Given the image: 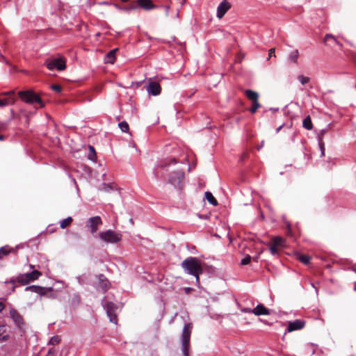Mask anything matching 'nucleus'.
I'll return each instance as SVG.
<instances>
[{
	"instance_id": "nucleus-1",
	"label": "nucleus",
	"mask_w": 356,
	"mask_h": 356,
	"mask_svg": "<svg viewBox=\"0 0 356 356\" xmlns=\"http://www.w3.org/2000/svg\"><path fill=\"white\" fill-rule=\"evenodd\" d=\"M181 268L186 274L191 275L195 277L196 283H200V275L203 272L201 261L196 257H189L184 259Z\"/></svg>"
},
{
	"instance_id": "nucleus-2",
	"label": "nucleus",
	"mask_w": 356,
	"mask_h": 356,
	"mask_svg": "<svg viewBox=\"0 0 356 356\" xmlns=\"http://www.w3.org/2000/svg\"><path fill=\"white\" fill-rule=\"evenodd\" d=\"M18 95L20 99L25 103L29 104H39L40 108L44 106L42 99L39 95L33 90L19 91Z\"/></svg>"
},
{
	"instance_id": "nucleus-3",
	"label": "nucleus",
	"mask_w": 356,
	"mask_h": 356,
	"mask_svg": "<svg viewBox=\"0 0 356 356\" xmlns=\"http://www.w3.org/2000/svg\"><path fill=\"white\" fill-rule=\"evenodd\" d=\"M193 326L191 323L184 325L181 333V350L184 356H188L190 348V339L192 332Z\"/></svg>"
},
{
	"instance_id": "nucleus-4",
	"label": "nucleus",
	"mask_w": 356,
	"mask_h": 356,
	"mask_svg": "<svg viewBox=\"0 0 356 356\" xmlns=\"http://www.w3.org/2000/svg\"><path fill=\"white\" fill-rule=\"evenodd\" d=\"M122 234L111 229L99 233V238L106 243H117L122 240Z\"/></svg>"
},
{
	"instance_id": "nucleus-5",
	"label": "nucleus",
	"mask_w": 356,
	"mask_h": 356,
	"mask_svg": "<svg viewBox=\"0 0 356 356\" xmlns=\"http://www.w3.org/2000/svg\"><path fill=\"white\" fill-rule=\"evenodd\" d=\"M41 275L42 273L40 271L35 270L31 273L19 274L17 277L16 281L21 284L25 285L31 282L37 280Z\"/></svg>"
},
{
	"instance_id": "nucleus-6",
	"label": "nucleus",
	"mask_w": 356,
	"mask_h": 356,
	"mask_svg": "<svg viewBox=\"0 0 356 356\" xmlns=\"http://www.w3.org/2000/svg\"><path fill=\"white\" fill-rule=\"evenodd\" d=\"M184 177V172L181 170L173 171L168 178L170 184L175 187L181 188Z\"/></svg>"
},
{
	"instance_id": "nucleus-7",
	"label": "nucleus",
	"mask_w": 356,
	"mask_h": 356,
	"mask_svg": "<svg viewBox=\"0 0 356 356\" xmlns=\"http://www.w3.org/2000/svg\"><path fill=\"white\" fill-rule=\"evenodd\" d=\"M47 67L49 70L56 69L59 71L63 70L66 67L65 60L63 57L54 58L46 61Z\"/></svg>"
},
{
	"instance_id": "nucleus-8",
	"label": "nucleus",
	"mask_w": 356,
	"mask_h": 356,
	"mask_svg": "<svg viewBox=\"0 0 356 356\" xmlns=\"http://www.w3.org/2000/svg\"><path fill=\"white\" fill-rule=\"evenodd\" d=\"M104 307L106 310V314L108 317L109 318V320L111 323H113L115 324L117 323V310L118 307L112 302H107L104 303Z\"/></svg>"
},
{
	"instance_id": "nucleus-9",
	"label": "nucleus",
	"mask_w": 356,
	"mask_h": 356,
	"mask_svg": "<svg viewBox=\"0 0 356 356\" xmlns=\"http://www.w3.org/2000/svg\"><path fill=\"white\" fill-rule=\"evenodd\" d=\"M102 224V219L99 216H94L90 218L87 222L86 227H88L92 234H95L98 230L99 225Z\"/></svg>"
},
{
	"instance_id": "nucleus-10",
	"label": "nucleus",
	"mask_w": 356,
	"mask_h": 356,
	"mask_svg": "<svg viewBox=\"0 0 356 356\" xmlns=\"http://www.w3.org/2000/svg\"><path fill=\"white\" fill-rule=\"evenodd\" d=\"M148 94L153 96H157L161 93V86L157 83L152 80L148 79V85L145 87Z\"/></svg>"
},
{
	"instance_id": "nucleus-11",
	"label": "nucleus",
	"mask_w": 356,
	"mask_h": 356,
	"mask_svg": "<svg viewBox=\"0 0 356 356\" xmlns=\"http://www.w3.org/2000/svg\"><path fill=\"white\" fill-rule=\"evenodd\" d=\"M231 6V3L227 0H223L217 8L216 17L218 19L222 18Z\"/></svg>"
},
{
	"instance_id": "nucleus-12",
	"label": "nucleus",
	"mask_w": 356,
	"mask_h": 356,
	"mask_svg": "<svg viewBox=\"0 0 356 356\" xmlns=\"http://www.w3.org/2000/svg\"><path fill=\"white\" fill-rule=\"evenodd\" d=\"M10 315L12 319L13 320L15 324L19 328L22 327V325H24V321L22 316L19 314V313L15 309L12 308L10 310Z\"/></svg>"
},
{
	"instance_id": "nucleus-13",
	"label": "nucleus",
	"mask_w": 356,
	"mask_h": 356,
	"mask_svg": "<svg viewBox=\"0 0 356 356\" xmlns=\"http://www.w3.org/2000/svg\"><path fill=\"white\" fill-rule=\"evenodd\" d=\"M98 279H99V283H98V285L97 286V289L101 290L103 292H105L109 288V284H109L108 280L102 274H101V275H99L98 276Z\"/></svg>"
},
{
	"instance_id": "nucleus-14",
	"label": "nucleus",
	"mask_w": 356,
	"mask_h": 356,
	"mask_svg": "<svg viewBox=\"0 0 356 356\" xmlns=\"http://www.w3.org/2000/svg\"><path fill=\"white\" fill-rule=\"evenodd\" d=\"M305 325V323L300 320H296L293 322H289L287 327V332H291L295 330L302 329Z\"/></svg>"
},
{
	"instance_id": "nucleus-15",
	"label": "nucleus",
	"mask_w": 356,
	"mask_h": 356,
	"mask_svg": "<svg viewBox=\"0 0 356 356\" xmlns=\"http://www.w3.org/2000/svg\"><path fill=\"white\" fill-rule=\"evenodd\" d=\"M252 314H254L256 316L268 315L270 314V311L263 305L259 304L252 309Z\"/></svg>"
},
{
	"instance_id": "nucleus-16",
	"label": "nucleus",
	"mask_w": 356,
	"mask_h": 356,
	"mask_svg": "<svg viewBox=\"0 0 356 356\" xmlns=\"http://www.w3.org/2000/svg\"><path fill=\"white\" fill-rule=\"evenodd\" d=\"M26 291H31L32 292L44 296L46 289L44 287L40 286L32 285L30 286H27L26 288Z\"/></svg>"
},
{
	"instance_id": "nucleus-17",
	"label": "nucleus",
	"mask_w": 356,
	"mask_h": 356,
	"mask_svg": "<svg viewBox=\"0 0 356 356\" xmlns=\"http://www.w3.org/2000/svg\"><path fill=\"white\" fill-rule=\"evenodd\" d=\"M138 6L145 10H151L155 8L151 0H138Z\"/></svg>"
},
{
	"instance_id": "nucleus-18",
	"label": "nucleus",
	"mask_w": 356,
	"mask_h": 356,
	"mask_svg": "<svg viewBox=\"0 0 356 356\" xmlns=\"http://www.w3.org/2000/svg\"><path fill=\"white\" fill-rule=\"evenodd\" d=\"M118 51V49H114L110 51L106 56L104 58V61L106 63L113 64L115 60V54Z\"/></svg>"
},
{
	"instance_id": "nucleus-19",
	"label": "nucleus",
	"mask_w": 356,
	"mask_h": 356,
	"mask_svg": "<svg viewBox=\"0 0 356 356\" xmlns=\"http://www.w3.org/2000/svg\"><path fill=\"white\" fill-rule=\"evenodd\" d=\"M177 162L175 159H170L165 160V161H162L161 163L160 164L159 167L163 170L168 171L171 165L175 164Z\"/></svg>"
},
{
	"instance_id": "nucleus-20",
	"label": "nucleus",
	"mask_w": 356,
	"mask_h": 356,
	"mask_svg": "<svg viewBox=\"0 0 356 356\" xmlns=\"http://www.w3.org/2000/svg\"><path fill=\"white\" fill-rule=\"evenodd\" d=\"M245 93L247 97L249 99L252 100V102H255V101L258 100L259 94L257 92H254L251 90H246L245 91Z\"/></svg>"
},
{
	"instance_id": "nucleus-21",
	"label": "nucleus",
	"mask_w": 356,
	"mask_h": 356,
	"mask_svg": "<svg viewBox=\"0 0 356 356\" xmlns=\"http://www.w3.org/2000/svg\"><path fill=\"white\" fill-rule=\"evenodd\" d=\"M16 102L15 97L0 99V107H4L9 104H14Z\"/></svg>"
},
{
	"instance_id": "nucleus-22",
	"label": "nucleus",
	"mask_w": 356,
	"mask_h": 356,
	"mask_svg": "<svg viewBox=\"0 0 356 356\" xmlns=\"http://www.w3.org/2000/svg\"><path fill=\"white\" fill-rule=\"evenodd\" d=\"M299 58V51L298 49H295L293 51H291L289 55V60L293 63H298V60Z\"/></svg>"
},
{
	"instance_id": "nucleus-23",
	"label": "nucleus",
	"mask_w": 356,
	"mask_h": 356,
	"mask_svg": "<svg viewBox=\"0 0 356 356\" xmlns=\"http://www.w3.org/2000/svg\"><path fill=\"white\" fill-rule=\"evenodd\" d=\"M302 127L307 130H312L313 128V124L310 116H307L302 122Z\"/></svg>"
},
{
	"instance_id": "nucleus-24",
	"label": "nucleus",
	"mask_w": 356,
	"mask_h": 356,
	"mask_svg": "<svg viewBox=\"0 0 356 356\" xmlns=\"http://www.w3.org/2000/svg\"><path fill=\"white\" fill-rule=\"evenodd\" d=\"M205 197L207 201L212 205L216 206L218 204V202L216 198L213 197L211 193L207 191L205 193Z\"/></svg>"
},
{
	"instance_id": "nucleus-25",
	"label": "nucleus",
	"mask_w": 356,
	"mask_h": 356,
	"mask_svg": "<svg viewBox=\"0 0 356 356\" xmlns=\"http://www.w3.org/2000/svg\"><path fill=\"white\" fill-rule=\"evenodd\" d=\"M13 249L9 246H4L0 248V259H2L3 256L8 255L9 253L12 252Z\"/></svg>"
},
{
	"instance_id": "nucleus-26",
	"label": "nucleus",
	"mask_w": 356,
	"mask_h": 356,
	"mask_svg": "<svg viewBox=\"0 0 356 356\" xmlns=\"http://www.w3.org/2000/svg\"><path fill=\"white\" fill-rule=\"evenodd\" d=\"M6 330L4 325H0V342L6 341L8 338V335L6 334Z\"/></svg>"
},
{
	"instance_id": "nucleus-27",
	"label": "nucleus",
	"mask_w": 356,
	"mask_h": 356,
	"mask_svg": "<svg viewBox=\"0 0 356 356\" xmlns=\"http://www.w3.org/2000/svg\"><path fill=\"white\" fill-rule=\"evenodd\" d=\"M88 159L92 161L96 160V152L92 146H89Z\"/></svg>"
},
{
	"instance_id": "nucleus-28",
	"label": "nucleus",
	"mask_w": 356,
	"mask_h": 356,
	"mask_svg": "<svg viewBox=\"0 0 356 356\" xmlns=\"http://www.w3.org/2000/svg\"><path fill=\"white\" fill-rule=\"evenodd\" d=\"M273 243L277 247H282L284 246V241L282 238L277 236L273 239Z\"/></svg>"
},
{
	"instance_id": "nucleus-29",
	"label": "nucleus",
	"mask_w": 356,
	"mask_h": 356,
	"mask_svg": "<svg viewBox=\"0 0 356 356\" xmlns=\"http://www.w3.org/2000/svg\"><path fill=\"white\" fill-rule=\"evenodd\" d=\"M72 218L71 217H67V218L63 219L60 222V226L62 229H64V228L67 227L68 225H70V223L72 222Z\"/></svg>"
},
{
	"instance_id": "nucleus-30",
	"label": "nucleus",
	"mask_w": 356,
	"mask_h": 356,
	"mask_svg": "<svg viewBox=\"0 0 356 356\" xmlns=\"http://www.w3.org/2000/svg\"><path fill=\"white\" fill-rule=\"evenodd\" d=\"M118 126L122 132L127 133L129 131V127L127 122L122 121L119 123Z\"/></svg>"
},
{
	"instance_id": "nucleus-31",
	"label": "nucleus",
	"mask_w": 356,
	"mask_h": 356,
	"mask_svg": "<svg viewBox=\"0 0 356 356\" xmlns=\"http://www.w3.org/2000/svg\"><path fill=\"white\" fill-rule=\"evenodd\" d=\"M326 132H327L326 129H323L319 131V133L318 134V136H317L318 143H324L323 137Z\"/></svg>"
},
{
	"instance_id": "nucleus-32",
	"label": "nucleus",
	"mask_w": 356,
	"mask_h": 356,
	"mask_svg": "<svg viewBox=\"0 0 356 356\" xmlns=\"http://www.w3.org/2000/svg\"><path fill=\"white\" fill-rule=\"evenodd\" d=\"M260 106L261 105L259 103L258 100L252 102V106L250 109V113H254Z\"/></svg>"
},
{
	"instance_id": "nucleus-33",
	"label": "nucleus",
	"mask_w": 356,
	"mask_h": 356,
	"mask_svg": "<svg viewBox=\"0 0 356 356\" xmlns=\"http://www.w3.org/2000/svg\"><path fill=\"white\" fill-rule=\"evenodd\" d=\"M298 79L301 83L302 85H305L310 81V78L308 76H305L303 75H299L298 76Z\"/></svg>"
},
{
	"instance_id": "nucleus-34",
	"label": "nucleus",
	"mask_w": 356,
	"mask_h": 356,
	"mask_svg": "<svg viewBox=\"0 0 356 356\" xmlns=\"http://www.w3.org/2000/svg\"><path fill=\"white\" fill-rule=\"evenodd\" d=\"M298 259L303 264H307L310 261V257L307 255L302 254L298 257Z\"/></svg>"
},
{
	"instance_id": "nucleus-35",
	"label": "nucleus",
	"mask_w": 356,
	"mask_h": 356,
	"mask_svg": "<svg viewBox=\"0 0 356 356\" xmlns=\"http://www.w3.org/2000/svg\"><path fill=\"white\" fill-rule=\"evenodd\" d=\"M60 337L58 336H54L51 338L49 341V343L52 345L58 344L60 342Z\"/></svg>"
},
{
	"instance_id": "nucleus-36",
	"label": "nucleus",
	"mask_w": 356,
	"mask_h": 356,
	"mask_svg": "<svg viewBox=\"0 0 356 356\" xmlns=\"http://www.w3.org/2000/svg\"><path fill=\"white\" fill-rule=\"evenodd\" d=\"M270 251L272 254H277L278 253L277 247L272 243L271 246L270 247Z\"/></svg>"
},
{
	"instance_id": "nucleus-37",
	"label": "nucleus",
	"mask_w": 356,
	"mask_h": 356,
	"mask_svg": "<svg viewBox=\"0 0 356 356\" xmlns=\"http://www.w3.org/2000/svg\"><path fill=\"white\" fill-rule=\"evenodd\" d=\"M251 261V257L248 255L244 259L241 260V264L242 265H247Z\"/></svg>"
},
{
	"instance_id": "nucleus-38",
	"label": "nucleus",
	"mask_w": 356,
	"mask_h": 356,
	"mask_svg": "<svg viewBox=\"0 0 356 356\" xmlns=\"http://www.w3.org/2000/svg\"><path fill=\"white\" fill-rule=\"evenodd\" d=\"M319 147L321 149V156H325V143H318Z\"/></svg>"
},
{
	"instance_id": "nucleus-39",
	"label": "nucleus",
	"mask_w": 356,
	"mask_h": 356,
	"mask_svg": "<svg viewBox=\"0 0 356 356\" xmlns=\"http://www.w3.org/2000/svg\"><path fill=\"white\" fill-rule=\"evenodd\" d=\"M328 39L333 40L337 44L341 46V44L337 41V40L335 39V38L333 35H332L330 34H327L325 37V40L327 41Z\"/></svg>"
},
{
	"instance_id": "nucleus-40",
	"label": "nucleus",
	"mask_w": 356,
	"mask_h": 356,
	"mask_svg": "<svg viewBox=\"0 0 356 356\" xmlns=\"http://www.w3.org/2000/svg\"><path fill=\"white\" fill-rule=\"evenodd\" d=\"M3 95L9 96V98L14 97L15 90H10L2 93Z\"/></svg>"
},
{
	"instance_id": "nucleus-41",
	"label": "nucleus",
	"mask_w": 356,
	"mask_h": 356,
	"mask_svg": "<svg viewBox=\"0 0 356 356\" xmlns=\"http://www.w3.org/2000/svg\"><path fill=\"white\" fill-rule=\"evenodd\" d=\"M51 89L56 91L57 92H60L61 91V87L58 84H54L51 86Z\"/></svg>"
},
{
	"instance_id": "nucleus-42",
	"label": "nucleus",
	"mask_w": 356,
	"mask_h": 356,
	"mask_svg": "<svg viewBox=\"0 0 356 356\" xmlns=\"http://www.w3.org/2000/svg\"><path fill=\"white\" fill-rule=\"evenodd\" d=\"M273 56L275 57V49L274 48H272V49H270L269 50L268 60H269Z\"/></svg>"
},
{
	"instance_id": "nucleus-43",
	"label": "nucleus",
	"mask_w": 356,
	"mask_h": 356,
	"mask_svg": "<svg viewBox=\"0 0 356 356\" xmlns=\"http://www.w3.org/2000/svg\"><path fill=\"white\" fill-rule=\"evenodd\" d=\"M252 309L250 308H243L241 309V312L243 313H252Z\"/></svg>"
},
{
	"instance_id": "nucleus-44",
	"label": "nucleus",
	"mask_w": 356,
	"mask_h": 356,
	"mask_svg": "<svg viewBox=\"0 0 356 356\" xmlns=\"http://www.w3.org/2000/svg\"><path fill=\"white\" fill-rule=\"evenodd\" d=\"M0 61L1 62H5L6 61L5 58L3 56V55L1 54V52H0Z\"/></svg>"
},
{
	"instance_id": "nucleus-45",
	"label": "nucleus",
	"mask_w": 356,
	"mask_h": 356,
	"mask_svg": "<svg viewBox=\"0 0 356 356\" xmlns=\"http://www.w3.org/2000/svg\"><path fill=\"white\" fill-rule=\"evenodd\" d=\"M4 305L3 302H0V312L3 309Z\"/></svg>"
},
{
	"instance_id": "nucleus-46",
	"label": "nucleus",
	"mask_w": 356,
	"mask_h": 356,
	"mask_svg": "<svg viewBox=\"0 0 356 356\" xmlns=\"http://www.w3.org/2000/svg\"><path fill=\"white\" fill-rule=\"evenodd\" d=\"M135 8H136L135 6H131V7H126L124 9L126 10H129L134 9Z\"/></svg>"
},
{
	"instance_id": "nucleus-47",
	"label": "nucleus",
	"mask_w": 356,
	"mask_h": 356,
	"mask_svg": "<svg viewBox=\"0 0 356 356\" xmlns=\"http://www.w3.org/2000/svg\"><path fill=\"white\" fill-rule=\"evenodd\" d=\"M169 10H170V7L168 6H165V13H166V15L168 14Z\"/></svg>"
},
{
	"instance_id": "nucleus-48",
	"label": "nucleus",
	"mask_w": 356,
	"mask_h": 356,
	"mask_svg": "<svg viewBox=\"0 0 356 356\" xmlns=\"http://www.w3.org/2000/svg\"><path fill=\"white\" fill-rule=\"evenodd\" d=\"M282 126H280L277 129H276V132L277 133L281 129H282Z\"/></svg>"
},
{
	"instance_id": "nucleus-49",
	"label": "nucleus",
	"mask_w": 356,
	"mask_h": 356,
	"mask_svg": "<svg viewBox=\"0 0 356 356\" xmlns=\"http://www.w3.org/2000/svg\"><path fill=\"white\" fill-rule=\"evenodd\" d=\"M3 135H0V140H2L3 139Z\"/></svg>"
},
{
	"instance_id": "nucleus-50",
	"label": "nucleus",
	"mask_w": 356,
	"mask_h": 356,
	"mask_svg": "<svg viewBox=\"0 0 356 356\" xmlns=\"http://www.w3.org/2000/svg\"><path fill=\"white\" fill-rule=\"evenodd\" d=\"M10 283H15V281L13 280H11L10 281H9Z\"/></svg>"
},
{
	"instance_id": "nucleus-51",
	"label": "nucleus",
	"mask_w": 356,
	"mask_h": 356,
	"mask_svg": "<svg viewBox=\"0 0 356 356\" xmlns=\"http://www.w3.org/2000/svg\"><path fill=\"white\" fill-rule=\"evenodd\" d=\"M29 267H30V268H33L34 266L33 265L30 264Z\"/></svg>"
}]
</instances>
